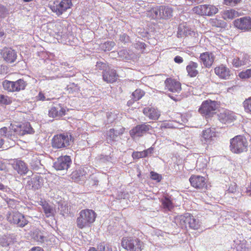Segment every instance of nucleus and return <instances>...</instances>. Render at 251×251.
Here are the masks:
<instances>
[{
    "label": "nucleus",
    "mask_w": 251,
    "mask_h": 251,
    "mask_svg": "<svg viewBox=\"0 0 251 251\" xmlns=\"http://www.w3.org/2000/svg\"><path fill=\"white\" fill-rule=\"evenodd\" d=\"M215 73L219 77L222 79H229L230 75V70L226 66L221 65L219 67H217L214 69Z\"/></svg>",
    "instance_id": "nucleus-24"
},
{
    "label": "nucleus",
    "mask_w": 251,
    "mask_h": 251,
    "mask_svg": "<svg viewBox=\"0 0 251 251\" xmlns=\"http://www.w3.org/2000/svg\"><path fill=\"white\" fill-rule=\"evenodd\" d=\"M165 89L174 93H179L181 90V83L171 78H167L165 82Z\"/></svg>",
    "instance_id": "nucleus-13"
},
{
    "label": "nucleus",
    "mask_w": 251,
    "mask_h": 251,
    "mask_svg": "<svg viewBox=\"0 0 251 251\" xmlns=\"http://www.w3.org/2000/svg\"><path fill=\"white\" fill-rule=\"evenodd\" d=\"M169 96L171 99L175 101H178L180 100V97L177 96L176 95L174 96L173 95L169 94Z\"/></svg>",
    "instance_id": "nucleus-62"
},
{
    "label": "nucleus",
    "mask_w": 251,
    "mask_h": 251,
    "mask_svg": "<svg viewBox=\"0 0 251 251\" xmlns=\"http://www.w3.org/2000/svg\"><path fill=\"white\" fill-rule=\"evenodd\" d=\"M29 164L31 168L35 171H38L42 168L43 165L41 163V160L38 155H33L29 160Z\"/></svg>",
    "instance_id": "nucleus-28"
},
{
    "label": "nucleus",
    "mask_w": 251,
    "mask_h": 251,
    "mask_svg": "<svg viewBox=\"0 0 251 251\" xmlns=\"http://www.w3.org/2000/svg\"><path fill=\"white\" fill-rule=\"evenodd\" d=\"M99 251H112L111 246L109 244H100L98 246Z\"/></svg>",
    "instance_id": "nucleus-52"
},
{
    "label": "nucleus",
    "mask_w": 251,
    "mask_h": 251,
    "mask_svg": "<svg viewBox=\"0 0 251 251\" xmlns=\"http://www.w3.org/2000/svg\"><path fill=\"white\" fill-rule=\"evenodd\" d=\"M230 150L235 153H240L247 151L248 143L243 136L237 135L230 140Z\"/></svg>",
    "instance_id": "nucleus-2"
},
{
    "label": "nucleus",
    "mask_w": 251,
    "mask_h": 251,
    "mask_svg": "<svg viewBox=\"0 0 251 251\" xmlns=\"http://www.w3.org/2000/svg\"><path fill=\"white\" fill-rule=\"evenodd\" d=\"M161 202L164 207L169 210L173 207V203L168 198H164L161 200Z\"/></svg>",
    "instance_id": "nucleus-49"
},
{
    "label": "nucleus",
    "mask_w": 251,
    "mask_h": 251,
    "mask_svg": "<svg viewBox=\"0 0 251 251\" xmlns=\"http://www.w3.org/2000/svg\"><path fill=\"white\" fill-rule=\"evenodd\" d=\"M5 200L6 203H7L8 206L13 209L16 208L17 205L18 204L19 202V201L16 200L8 197L6 198Z\"/></svg>",
    "instance_id": "nucleus-48"
},
{
    "label": "nucleus",
    "mask_w": 251,
    "mask_h": 251,
    "mask_svg": "<svg viewBox=\"0 0 251 251\" xmlns=\"http://www.w3.org/2000/svg\"><path fill=\"white\" fill-rule=\"evenodd\" d=\"M71 137L68 133L55 135L51 140L52 147L54 149L67 148L70 145Z\"/></svg>",
    "instance_id": "nucleus-5"
},
{
    "label": "nucleus",
    "mask_w": 251,
    "mask_h": 251,
    "mask_svg": "<svg viewBox=\"0 0 251 251\" xmlns=\"http://www.w3.org/2000/svg\"><path fill=\"white\" fill-rule=\"evenodd\" d=\"M218 107L217 101L210 100L203 101L199 109V112L206 118L212 117L216 113Z\"/></svg>",
    "instance_id": "nucleus-4"
},
{
    "label": "nucleus",
    "mask_w": 251,
    "mask_h": 251,
    "mask_svg": "<svg viewBox=\"0 0 251 251\" xmlns=\"http://www.w3.org/2000/svg\"><path fill=\"white\" fill-rule=\"evenodd\" d=\"M36 99L38 100L41 101L50 100V98H46V97L45 96V94L42 92H40L39 93L38 96H36Z\"/></svg>",
    "instance_id": "nucleus-54"
},
{
    "label": "nucleus",
    "mask_w": 251,
    "mask_h": 251,
    "mask_svg": "<svg viewBox=\"0 0 251 251\" xmlns=\"http://www.w3.org/2000/svg\"><path fill=\"white\" fill-rule=\"evenodd\" d=\"M243 104L245 112L251 114V97L246 99Z\"/></svg>",
    "instance_id": "nucleus-46"
},
{
    "label": "nucleus",
    "mask_w": 251,
    "mask_h": 251,
    "mask_svg": "<svg viewBox=\"0 0 251 251\" xmlns=\"http://www.w3.org/2000/svg\"><path fill=\"white\" fill-rule=\"evenodd\" d=\"M151 177L152 179L157 180L158 182L160 181L161 179V176L159 174L153 172H151Z\"/></svg>",
    "instance_id": "nucleus-56"
},
{
    "label": "nucleus",
    "mask_w": 251,
    "mask_h": 251,
    "mask_svg": "<svg viewBox=\"0 0 251 251\" xmlns=\"http://www.w3.org/2000/svg\"><path fill=\"white\" fill-rule=\"evenodd\" d=\"M239 76L241 78H248L251 77V68L247 69L245 71H242L239 74Z\"/></svg>",
    "instance_id": "nucleus-51"
},
{
    "label": "nucleus",
    "mask_w": 251,
    "mask_h": 251,
    "mask_svg": "<svg viewBox=\"0 0 251 251\" xmlns=\"http://www.w3.org/2000/svg\"><path fill=\"white\" fill-rule=\"evenodd\" d=\"M159 6L152 8L147 11V16L154 19H158L159 18Z\"/></svg>",
    "instance_id": "nucleus-38"
},
{
    "label": "nucleus",
    "mask_w": 251,
    "mask_h": 251,
    "mask_svg": "<svg viewBox=\"0 0 251 251\" xmlns=\"http://www.w3.org/2000/svg\"><path fill=\"white\" fill-rule=\"evenodd\" d=\"M28 223V221L26 219L25 217L20 213L18 218L14 225H16L18 227H23L26 225Z\"/></svg>",
    "instance_id": "nucleus-35"
},
{
    "label": "nucleus",
    "mask_w": 251,
    "mask_h": 251,
    "mask_svg": "<svg viewBox=\"0 0 251 251\" xmlns=\"http://www.w3.org/2000/svg\"><path fill=\"white\" fill-rule=\"evenodd\" d=\"M205 4L200 5L194 7L192 9V11L198 15H205Z\"/></svg>",
    "instance_id": "nucleus-44"
},
{
    "label": "nucleus",
    "mask_w": 251,
    "mask_h": 251,
    "mask_svg": "<svg viewBox=\"0 0 251 251\" xmlns=\"http://www.w3.org/2000/svg\"><path fill=\"white\" fill-rule=\"evenodd\" d=\"M191 185L197 189H203L206 186L205 178L200 176H192L189 178Z\"/></svg>",
    "instance_id": "nucleus-15"
},
{
    "label": "nucleus",
    "mask_w": 251,
    "mask_h": 251,
    "mask_svg": "<svg viewBox=\"0 0 251 251\" xmlns=\"http://www.w3.org/2000/svg\"><path fill=\"white\" fill-rule=\"evenodd\" d=\"M12 129L15 135L23 136L26 134H33L34 132L33 129L28 123H25L20 126L14 127L12 126Z\"/></svg>",
    "instance_id": "nucleus-12"
},
{
    "label": "nucleus",
    "mask_w": 251,
    "mask_h": 251,
    "mask_svg": "<svg viewBox=\"0 0 251 251\" xmlns=\"http://www.w3.org/2000/svg\"><path fill=\"white\" fill-rule=\"evenodd\" d=\"M145 94V92L141 89H136L132 94L133 101H137L140 100Z\"/></svg>",
    "instance_id": "nucleus-43"
},
{
    "label": "nucleus",
    "mask_w": 251,
    "mask_h": 251,
    "mask_svg": "<svg viewBox=\"0 0 251 251\" xmlns=\"http://www.w3.org/2000/svg\"><path fill=\"white\" fill-rule=\"evenodd\" d=\"M20 213L18 212L12 211L8 212L6 216L7 221L11 224H15L18 218Z\"/></svg>",
    "instance_id": "nucleus-36"
},
{
    "label": "nucleus",
    "mask_w": 251,
    "mask_h": 251,
    "mask_svg": "<svg viewBox=\"0 0 251 251\" xmlns=\"http://www.w3.org/2000/svg\"><path fill=\"white\" fill-rule=\"evenodd\" d=\"M6 169V164L2 162L1 161H0V171H4Z\"/></svg>",
    "instance_id": "nucleus-63"
},
{
    "label": "nucleus",
    "mask_w": 251,
    "mask_h": 251,
    "mask_svg": "<svg viewBox=\"0 0 251 251\" xmlns=\"http://www.w3.org/2000/svg\"><path fill=\"white\" fill-rule=\"evenodd\" d=\"M119 40L125 44L130 42L129 37L126 33H123L120 35Z\"/></svg>",
    "instance_id": "nucleus-53"
},
{
    "label": "nucleus",
    "mask_w": 251,
    "mask_h": 251,
    "mask_svg": "<svg viewBox=\"0 0 251 251\" xmlns=\"http://www.w3.org/2000/svg\"><path fill=\"white\" fill-rule=\"evenodd\" d=\"M8 13V10L6 7L0 4V20L4 19Z\"/></svg>",
    "instance_id": "nucleus-50"
},
{
    "label": "nucleus",
    "mask_w": 251,
    "mask_h": 251,
    "mask_svg": "<svg viewBox=\"0 0 251 251\" xmlns=\"http://www.w3.org/2000/svg\"><path fill=\"white\" fill-rule=\"evenodd\" d=\"M215 57L212 53L205 52L201 54L200 60L201 62L206 68H210L212 65Z\"/></svg>",
    "instance_id": "nucleus-17"
},
{
    "label": "nucleus",
    "mask_w": 251,
    "mask_h": 251,
    "mask_svg": "<svg viewBox=\"0 0 251 251\" xmlns=\"http://www.w3.org/2000/svg\"><path fill=\"white\" fill-rule=\"evenodd\" d=\"M231 63L236 68L249 65L251 63L250 56L248 54L241 53L233 58Z\"/></svg>",
    "instance_id": "nucleus-11"
},
{
    "label": "nucleus",
    "mask_w": 251,
    "mask_h": 251,
    "mask_svg": "<svg viewBox=\"0 0 251 251\" xmlns=\"http://www.w3.org/2000/svg\"><path fill=\"white\" fill-rule=\"evenodd\" d=\"M153 151V148L151 147L146 150L144 151H144V152L145 153V154H146V157H147L149 155L151 154L152 153Z\"/></svg>",
    "instance_id": "nucleus-61"
},
{
    "label": "nucleus",
    "mask_w": 251,
    "mask_h": 251,
    "mask_svg": "<svg viewBox=\"0 0 251 251\" xmlns=\"http://www.w3.org/2000/svg\"><path fill=\"white\" fill-rule=\"evenodd\" d=\"M27 83L23 79H19L15 81H13L14 92H19L25 88Z\"/></svg>",
    "instance_id": "nucleus-31"
},
{
    "label": "nucleus",
    "mask_w": 251,
    "mask_h": 251,
    "mask_svg": "<svg viewBox=\"0 0 251 251\" xmlns=\"http://www.w3.org/2000/svg\"><path fill=\"white\" fill-rule=\"evenodd\" d=\"M2 57L8 63L14 62L17 58V52L10 48L4 49L2 51Z\"/></svg>",
    "instance_id": "nucleus-22"
},
{
    "label": "nucleus",
    "mask_w": 251,
    "mask_h": 251,
    "mask_svg": "<svg viewBox=\"0 0 251 251\" xmlns=\"http://www.w3.org/2000/svg\"><path fill=\"white\" fill-rule=\"evenodd\" d=\"M2 86L4 90L8 91L14 92L13 81L8 80H4L2 82Z\"/></svg>",
    "instance_id": "nucleus-42"
},
{
    "label": "nucleus",
    "mask_w": 251,
    "mask_h": 251,
    "mask_svg": "<svg viewBox=\"0 0 251 251\" xmlns=\"http://www.w3.org/2000/svg\"><path fill=\"white\" fill-rule=\"evenodd\" d=\"M95 212L90 209L81 210L79 216L77 219V225L79 228H83L93 223L96 219Z\"/></svg>",
    "instance_id": "nucleus-3"
},
{
    "label": "nucleus",
    "mask_w": 251,
    "mask_h": 251,
    "mask_svg": "<svg viewBox=\"0 0 251 251\" xmlns=\"http://www.w3.org/2000/svg\"><path fill=\"white\" fill-rule=\"evenodd\" d=\"M205 15L211 16L218 12V8L213 5L210 4H205Z\"/></svg>",
    "instance_id": "nucleus-34"
},
{
    "label": "nucleus",
    "mask_w": 251,
    "mask_h": 251,
    "mask_svg": "<svg viewBox=\"0 0 251 251\" xmlns=\"http://www.w3.org/2000/svg\"><path fill=\"white\" fill-rule=\"evenodd\" d=\"M115 46V43L113 41H107L100 45L101 49L104 51H110Z\"/></svg>",
    "instance_id": "nucleus-41"
},
{
    "label": "nucleus",
    "mask_w": 251,
    "mask_h": 251,
    "mask_svg": "<svg viewBox=\"0 0 251 251\" xmlns=\"http://www.w3.org/2000/svg\"><path fill=\"white\" fill-rule=\"evenodd\" d=\"M72 160L70 156L65 155L57 158L53 163V167L57 171H66L70 167Z\"/></svg>",
    "instance_id": "nucleus-9"
},
{
    "label": "nucleus",
    "mask_w": 251,
    "mask_h": 251,
    "mask_svg": "<svg viewBox=\"0 0 251 251\" xmlns=\"http://www.w3.org/2000/svg\"><path fill=\"white\" fill-rule=\"evenodd\" d=\"M174 61L176 63L180 64L183 62V59L181 56L177 55L174 58Z\"/></svg>",
    "instance_id": "nucleus-59"
},
{
    "label": "nucleus",
    "mask_w": 251,
    "mask_h": 251,
    "mask_svg": "<svg viewBox=\"0 0 251 251\" xmlns=\"http://www.w3.org/2000/svg\"><path fill=\"white\" fill-rule=\"evenodd\" d=\"M5 189V191H6L7 192L13 193V192L9 188H7L2 183H0V190H4Z\"/></svg>",
    "instance_id": "nucleus-60"
},
{
    "label": "nucleus",
    "mask_w": 251,
    "mask_h": 251,
    "mask_svg": "<svg viewBox=\"0 0 251 251\" xmlns=\"http://www.w3.org/2000/svg\"><path fill=\"white\" fill-rule=\"evenodd\" d=\"M29 251H43V250L39 247H36L32 248Z\"/></svg>",
    "instance_id": "nucleus-64"
},
{
    "label": "nucleus",
    "mask_w": 251,
    "mask_h": 251,
    "mask_svg": "<svg viewBox=\"0 0 251 251\" xmlns=\"http://www.w3.org/2000/svg\"><path fill=\"white\" fill-rule=\"evenodd\" d=\"M0 133L1 136H5L13 141H15L16 140V137L12 128H10L9 131H8L6 127H3L0 129Z\"/></svg>",
    "instance_id": "nucleus-29"
},
{
    "label": "nucleus",
    "mask_w": 251,
    "mask_h": 251,
    "mask_svg": "<svg viewBox=\"0 0 251 251\" xmlns=\"http://www.w3.org/2000/svg\"><path fill=\"white\" fill-rule=\"evenodd\" d=\"M67 90L69 93L75 95L78 94L80 91L78 86L74 83H71L67 86Z\"/></svg>",
    "instance_id": "nucleus-39"
},
{
    "label": "nucleus",
    "mask_w": 251,
    "mask_h": 251,
    "mask_svg": "<svg viewBox=\"0 0 251 251\" xmlns=\"http://www.w3.org/2000/svg\"><path fill=\"white\" fill-rule=\"evenodd\" d=\"M177 35L178 37L184 36H194L195 32L186 23L180 24L178 28Z\"/></svg>",
    "instance_id": "nucleus-19"
},
{
    "label": "nucleus",
    "mask_w": 251,
    "mask_h": 251,
    "mask_svg": "<svg viewBox=\"0 0 251 251\" xmlns=\"http://www.w3.org/2000/svg\"><path fill=\"white\" fill-rule=\"evenodd\" d=\"M211 24L212 26L217 27L225 28L226 26V23L224 21L218 19H212Z\"/></svg>",
    "instance_id": "nucleus-40"
},
{
    "label": "nucleus",
    "mask_w": 251,
    "mask_h": 251,
    "mask_svg": "<svg viewBox=\"0 0 251 251\" xmlns=\"http://www.w3.org/2000/svg\"><path fill=\"white\" fill-rule=\"evenodd\" d=\"M73 5L70 0H62L60 2L57 1L50 4V7L52 12L57 15H60Z\"/></svg>",
    "instance_id": "nucleus-7"
},
{
    "label": "nucleus",
    "mask_w": 251,
    "mask_h": 251,
    "mask_svg": "<svg viewBox=\"0 0 251 251\" xmlns=\"http://www.w3.org/2000/svg\"><path fill=\"white\" fill-rule=\"evenodd\" d=\"M34 238L37 241L42 243L44 242L46 237L41 232H39L36 234Z\"/></svg>",
    "instance_id": "nucleus-55"
},
{
    "label": "nucleus",
    "mask_w": 251,
    "mask_h": 251,
    "mask_svg": "<svg viewBox=\"0 0 251 251\" xmlns=\"http://www.w3.org/2000/svg\"><path fill=\"white\" fill-rule=\"evenodd\" d=\"M88 168L86 167H83L80 168L78 170L73 173V176H76V177H80L88 175Z\"/></svg>",
    "instance_id": "nucleus-37"
},
{
    "label": "nucleus",
    "mask_w": 251,
    "mask_h": 251,
    "mask_svg": "<svg viewBox=\"0 0 251 251\" xmlns=\"http://www.w3.org/2000/svg\"><path fill=\"white\" fill-rule=\"evenodd\" d=\"M118 56L123 60H127L130 59L131 57L126 49H123L118 52Z\"/></svg>",
    "instance_id": "nucleus-47"
},
{
    "label": "nucleus",
    "mask_w": 251,
    "mask_h": 251,
    "mask_svg": "<svg viewBox=\"0 0 251 251\" xmlns=\"http://www.w3.org/2000/svg\"><path fill=\"white\" fill-rule=\"evenodd\" d=\"M41 205L47 217H50L53 215L54 210L52 207L46 201H41Z\"/></svg>",
    "instance_id": "nucleus-32"
},
{
    "label": "nucleus",
    "mask_w": 251,
    "mask_h": 251,
    "mask_svg": "<svg viewBox=\"0 0 251 251\" xmlns=\"http://www.w3.org/2000/svg\"><path fill=\"white\" fill-rule=\"evenodd\" d=\"M175 222L177 225L182 227L188 226L191 229L194 230L199 229L201 225L198 218L189 213L177 216L175 219Z\"/></svg>",
    "instance_id": "nucleus-1"
},
{
    "label": "nucleus",
    "mask_w": 251,
    "mask_h": 251,
    "mask_svg": "<svg viewBox=\"0 0 251 251\" xmlns=\"http://www.w3.org/2000/svg\"><path fill=\"white\" fill-rule=\"evenodd\" d=\"M151 129V126L150 125L144 123L134 127L130 130L129 134L132 138L141 137L148 133Z\"/></svg>",
    "instance_id": "nucleus-10"
},
{
    "label": "nucleus",
    "mask_w": 251,
    "mask_h": 251,
    "mask_svg": "<svg viewBox=\"0 0 251 251\" xmlns=\"http://www.w3.org/2000/svg\"><path fill=\"white\" fill-rule=\"evenodd\" d=\"M159 18L167 19L173 16V9L169 6L161 5L159 6Z\"/></svg>",
    "instance_id": "nucleus-25"
},
{
    "label": "nucleus",
    "mask_w": 251,
    "mask_h": 251,
    "mask_svg": "<svg viewBox=\"0 0 251 251\" xmlns=\"http://www.w3.org/2000/svg\"><path fill=\"white\" fill-rule=\"evenodd\" d=\"M102 76L103 79L105 81L111 83L115 82L117 80L118 75L115 70L108 69V70H104L103 72Z\"/></svg>",
    "instance_id": "nucleus-26"
},
{
    "label": "nucleus",
    "mask_w": 251,
    "mask_h": 251,
    "mask_svg": "<svg viewBox=\"0 0 251 251\" xmlns=\"http://www.w3.org/2000/svg\"><path fill=\"white\" fill-rule=\"evenodd\" d=\"M12 165L14 170H15L18 174L21 176L26 174L28 171L26 164L21 160L16 159L14 160Z\"/></svg>",
    "instance_id": "nucleus-16"
},
{
    "label": "nucleus",
    "mask_w": 251,
    "mask_h": 251,
    "mask_svg": "<svg viewBox=\"0 0 251 251\" xmlns=\"http://www.w3.org/2000/svg\"><path fill=\"white\" fill-rule=\"evenodd\" d=\"M11 98L6 95L0 94V104L9 105L12 103Z\"/></svg>",
    "instance_id": "nucleus-45"
},
{
    "label": "nucleus",
    "mask_w": 251,
    "mask_h": 251,
    "mask_svg": "<svg viewBox=\"0 0 251 251\" xmlns=\"http://www.w3.org/2000/svg\"><path fill=\"white\" fill-rule=\"evenodd\" d=\"M233 24L236 28L243 32L251 31V18L249 16L237 19Z\"/></svg>",
    "instance_id": "nucleus-8"
},
{
    "label": "nucleus",
    "mask_w": 251,
    "mask_h": 251,
    "mask_svg": "<svg viewBox=\"0 0 251 251\" xmlns=\"http://www.w3.org/2000/svg\"><path fill=\"white\" fill-rule=\"evenodd\" d=\"M143 112L146 117L152 120H158L161 115L160 111L157 108L151 106L145 107Z\"/></svg>",
    "instance_id": "nucleus-18"
},
{
    "label": "nucleus",
    "mask_w": 251,
    "mask_h": 251,
    "mask_svg": "<svg viewBox=\"0 0 251 251\" xmlns=\"http://www.w3.org/2000/svg\"><path fill=\"white\" fill-rule=\"evenodd\" d=\"M198 64L196 62L190 61L186 67V71L189 76L191 77H195L198 74L199 72L197 70Z\"/></svg>",
    "instance_id": "nucleus-27"
},
{
    "label": "nucleus",
    "mask_w": 251,
    "mask_h": 251,
    "mask_svg": "<svg viewBox=\"0 0 251 251\" xmlns=\"http://www.w3.org/2000/svg\"><path fill=\"white\" fill-rule=\"evenodd\" d=\"M123 128L120 129L119 131L111 128L107 133V138L111 141H114L118 135L123 133Z\"/></svg>",
    "instance_id": "nucleus-33"
},
{
    "label": "nucleus",
    "mask_w": 251,
    "mask_h": 251,
    "mask_svg": "<svg viewBox=\"0 0 251 251\" xmlns=\"http://www.w3.org/2000/svg\"><path fill=\"white\" fill-rule=\"evenodd\" d=\"M65 109L60 104H56L51 107L49 111V116L52 118H59L64 115Z\"/></svg>",
    "instance_id": "nucleus-23"
},
{
    "label": "nucleus",
    "mask_w": 251,
    "mask_h": 251,
    "mask_svg": "<svg viewBox=\"0 0 251 251\" xmlns=\"http://www.w3.org/2000/svg\"><path fill=\"white\" fill-rule=\"evenodd\" d=\"M43 183V178L38 175H35L27 182L26 187L29 189L38 190L42 187Z\"/></svg>",
    "instance_id": "nucleus-14"
},
{
    "label": "nucleus",
    "mask_w": 251,
    "mask_h": 251,
    "mask_svg": "<svg viewBox=\"0 0 251 251\" xmlns=\"http://www.w3.org/2000/svg\"><path fill=\"white\" fill-rule=\"evenodd\" d=\"M215 135L214 129L208 128L203 130L201 134V141L203 144H210Z\"/></svg>",
    "instance_id": "nucleus-20"
},
{
    "label": "nucleus",
    "mask_w": 251,
    "mask_h": 251,
    "mask_svg": "<svg viewBox=\"0 0 251 251\" xmlns=\"http://www.w3.org/2000/svg\"><path fill=\"white\" fill-rule=\"evenodd\" d=\"M134 155H136V156L138 158H143L146 157V154H145L144 151L137 152Z\"/></svg>",
    "instance_id": "nucleus-58"
},
{
    "label": "nucleus",
    "mask_w": 251,
    "mask_h": 251,
    "mask_svg": "<svg viewBox=\"0 0 251 251\" xmlns=\"http://www.w3.org/2000/svg\"><path fill=\"white\" fill-rule=\"evenodd\" d=\"M96 66L97 69L104 70V69L106 67V64L101 62H98Z\"/></svg>",
    "instance_id": "nucleus-57"
},
{
    "label": "nucleus",
    "mask_w": 251,
    "mask_h": 251,
    "mask_svg": "<svg viewBox=\"0 0 251 251\" xmlns=\"http://www.w3.org/2000/svg\"><path fill=\"white\" fill-rule=\"evenodd\" d=\"M218 119L222 123L231 122L235 119V114L230 111L225 110L221 112L218 115Z\"/></svg>",
    "instance_id": "nucleus-21"
},
{
    "label": "nucleus",
    "mask_w": 251,
    "mask_h": 251,
    "mask_svg": "<svg viewBox=\"0 0 251 251\" xmlns=\"http://www.w3.org/2000/svg\"><path fill=\"white\" fill-rule=\"evenodd\" d=\"M121 244L124 249L130 251H141L143 248V242L135 237H124Z\"/></svg>",
    "instance_id": "nucleus-6"
},
{
    "label": "nucleus",
    "mask_w": 251,
    "mask_h": 251,
    "mask_svg": "<svg viewBox=\"0 0 251 251\" xmlns=\"http://www.w3.org/2000/svg\"><path fill=\"white\" fill-rule=\"evenodd\" d=\"M238 16V12L234 9L226 10L223 12L222 17L226 20H231Z\"/></svg>",
    "instance_id": "nucleus-30"
}]
</instances>
